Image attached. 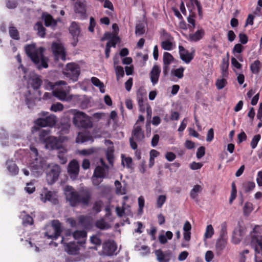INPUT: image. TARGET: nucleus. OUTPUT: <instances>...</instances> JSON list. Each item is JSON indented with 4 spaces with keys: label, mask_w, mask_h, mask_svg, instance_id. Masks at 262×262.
<instances>
[{
    "label": "nucleus",
    "mask_w": 262,
    "mask_h": 262,
    "mask_svg": "<svg viewBox=\"0 0 262 262\" xmlns=\"http://www.w3.org/2000/svg\"><path fill=\"white\" fill-rule=\"evenodd\" d=\"M68 140V138L65 136H60L57 138L54 136H49L45 141V145L46 149L49 150H58V157L61 164H65L67 161L65 154L68 150L63 145V143Z\"/></svg>",
    "instance_id": "1"
},
{
    "label": "nucleus",
    "mask_w": 262,
    "mask_h": 262,
    "mask_svg": "<svg viewBox=\"0 0 262 262\" xmlns=\"http://www.w3.org/2000/svg\"><path fill=\"white\" fill-rule=\"evenodd\" d=\"M25 49L28 56L38 69L48 67V59L43 55V48H37L35 43H32L26 46Z\"/></svg>",
    "instance_id": "2"
},
{
    "label": "nucleus",
    "mask_w": 262,
    "mask_h": 262,
    "mask_svg": "<svg viewBox=\"0 0 262 262\" xmlns=\"http://www.w3.org/2000/svg\"><path fill=\"white\" fill-rule=\"evenodd\" d=\"M63 191L66 200L71 206H76L80 203L84 205L89 204L91 199V195L89 192L80 194L72 186L69 185L65 186Z\"/></svg>",
    "instance_id": "3"
},
{
    "label": "nucleus",
    "mask_w": 262,
    "mask_h": 262,
    "mask_svg": "<svg viewBox=\"0 0 262 262\" xmlns=\"http://www.w3.org/2000/svg\"><path fill=\"white\" fill-rule=\"evenodd\" d=\"M46 86L47 89L52 90L53 95L61 101L69 102L74 97L70 94V88L67 86V83L64 81H57L55 84L48 82Z\"/></svg>",
    "instance_id": "4"
},
{
    "label": "nucleus",
    "mask_w": 262,
    "mask_h": 262,
    "mask_svg": "<svg viewBox=\"0 0 262 262\" xmlns=\"http://www.w3.org/2000/svg\"><path fill=\"white\" fill-rule=\"evenodd\" d=\"M70 112L73 115V122L76 126L85 128L92 127L91 119L85 113L75 109L71 110Z\"/></svg>",
    "instance_id": "5"
},
{
    "label": "nucleus",
    "mask_w": 262,
    "mask_h": 262,
    "mask_svg": "<svg viewBox=\"0 0 262 262\" xmlns=\"http://www.w3.org/2000/svg\"><path fill=\"white\" fill-rule=\"evenodd\" d=\"M18 70H21L24 74L23 77L27 81L28 88H31L35 90L40 87L41 83V80L38 75L36 74L33 72L28 73L26 68L21 64L19 67Z\"/></svg>",
    "instance_id": "6"
},
{
    "label": "nucleus",
    "mask_w": 262,
    "mask_h": 262,
    "mask_svg": "<svg viewBox=\"0 0 262 262\" xmlns=\"http://www.w3.org/2000/svg\"><path fill=\"white\" fill-rule=\"evenodd\" d=\"M100 162L102 166L96 167L92 178L93 184L96 186L99 185L103 179L107 178L108 174V167L105 164L102 159L100 160Z\"/></svg>",
    "instance_id": "7"
},
{
    "label": "nucleus",
    "mask_w": 262,
    "mask_h": 262,
    "mask_svg": "<svg viewBox=\"0 0 262 262\" xmlns=\"http://www.w3.org/2000/svg\"><path fill=\"white\" fill-rule=\"evenodd\" d=\"M261 227L255 226L251 233V245L256 253H262V235L260 234Z\"/></svg>",
    "instance_id": "8"
},
{
    "label": "nucleus",
    "mask_w": 262,
    "mask_h": 262,
    "mask_svg": "<svg viewBox=\"0 0 262 262\" xmlns=\"http://www.w3.org/2000/svg\"><path fill=\"white\" fill-rule=\"evenodd\" d=\"M46 229L45 236L48 239H56L60 236L61 232V224L58 221L54 220L51 225L46 226Z\"/></svg>",
    "instance_id": "9"
},
{
    "label": "nucleus",
    "mask_w": 262,
    "mask_h": 262,
    "mask_svg": "<svg viewBox=\"0 0 262 262\" xmlns=\"http://www.w3.org/2000/svg\"><path fill=\"white\" fill-rule=\"evenodd\" d=\"M144 138L143 132L141 129V125L138 122L136 123L132 132V136L129 139V143L131 147L135 150L137 148V144L135 140L137 141H142Z\"/></svg>",
    "instance_id": "10"
},
{
    "label": "nucleus",
    "mask_w": 262,
    "mask_h": 262,
    "mask_svg": "<svg viewBox=\"0 0 262 262\" xmlns=\"http://www.w3.org/2000/svg\"><path fill=\"white\" fill-rule=\"evenodd\" d=\"M63 74L73 81H76L80 74L79 67L74 63H69L66 66Z\"/></svg>",
    "instance_id": "11"
},
{
    "label": "nucleus",
    "mask_w": 262,
    "mask_h": 262,
    "mask_svg": "<svg viewBox=\"0 0 262 262\" xmlns=\"http://www.w3.org/2000/svg\"><path fill=\"white\" fill-rule=\"evenodd\" d=\"M117 245L113 240H107L102 244V250L99 252L101 255L111 256L117 254Z\"/></svg>",
    "instance_id": "12"
},
{
    "label": "nucleus",
    "mask_w": 262,
    "mask_h": 262,
    "mask_svg": "<svg viewBox=\"0 0 262 262\" xmlns=\"http://www.w3.org/2000/svg\"><path fill=\"white\" fill-rule=\"evenodd\" d=\"M40 199L43 203H46L47 201H49L54 204H56L58 203L57 193L55 192L49 191L46 188H44L41 190L40 194Z\"/></svg>",
    "instance_id": "13"
},
{
    "label": "nucleus",
    "mask_w": 262,
    "mask_h": 262,
    "mask_svg": "<svg viewBox=\"0 0 262 262\" xmlns=\"http://www.w3.org/2000/svg\"><path fill=\"white\" fill-rule=\"evenodd\" d=\"M30 159L28 160L27 164L32 169H39L40 165L38 162V150L33 146H30Z\"/></svg>",
    "instance_id": "14"
},
{
    "label": "nucleus",
    "mask_w": 262,
    "mask_h": 262,
    "mask_svg": "<svg viewBox=\"0 0 262 262\" xmlns=\"http://www.w3.org/2000/svg\"><path fill=\"white\" fill-rule=\"evenodd\" d=\"M112 34L110 32H106L103 37L101 38V40H104L108 39L109 41L107 42L105 48V56L106 58H108L110 56V48L111 47H116V43L119 41V38L118 36L114 35L112 37Z\"/></svg>",
    "instance_id": "15"
},
{
    "label": "nucleus",
    "mask_w": 262,
    "mask_h": 262,
    "mask_svg": "<svg viewBox=\"0 0 262 262\" xmlns=\"http://www.w3.org/2000/svg\"><path fill=\"white\" fill-rule=\"evenodd\" d=\"M52 50L56 60L61 59L63 61L66 60L65 49L62 43L53 42L52 45Z\"/></svg>",
    "instance_id": "16"
},
{
    "label": "nucleus",
    "mask_w": 262,
    "mask_h": 262,
    "mask_svg": "<svg viewBox=\"0 0 262 262\" xmlns=\"http://www.w3.org/2000/svg\"><path fill=\"white\" fill-rule=\"evenodd\" d=\"M56 122V118L53 115L47 116L45 118H39L36 120V125L40 127L53 126Z\"/></svg>",
    "instance_id": "17"
},
{
    "label": "nucleus",
    "mask_w": 262,
    "mask_h": 262,
    "mask_svg": "<svg viewBox=\"0 0 262 262\" xmlns=\"http://www.w3.org/2000/svg\"><path fill=\"white\" fill-rule=\"evenodd\" d=\"M245 233L244 227L238 226L233 231L231 242L234 244H238L242 241Z\"/></svg>",
    "instance_id": "18"
},
{
    "label": "nucleus",
    "mask_w": 262,
    "mask_h": 262,
    "mask_svg": "<svg viewBox=\"0 0 262 262\" xmlns=\"http://www.w3.org/2000/svg\"><path fill=\"white\" fill-rule=\"evenodd\" d=\"M79 165L76 160L71 161L68 165V172L71 179H75L78 175Z\"/></svg>",
    "instance_id": "19"
},
{
    "label": "nucleus",
    "mask_w": 262,
    "mask_h": 262,
    "mask_svg": "<svg viewBox=\"0 0 262 262\" xmlns=\"http://www.w3.org/2000/svg\"><path fill=\"white\" fill-rule=\"evenodd\" d=\"M204 35V30L202 28L199 27L195 32H192L188 35H186L185 37L190 42H197L202 39Z\"/></svg>",
    "instance_id": "20"
},
{
    "label": "nucleus",
    "mask_w": 262,
    "mask_h": 262,
    "mask_svg": "<svg viewBox=\"0 0 262 262\" xmlns=\"http://www.w3.org/2000/svg\"><path fill=\"white\" fill-rule=\"evenodd\" d=\"M179 54L181 59L186 63H189L193 58V52H189L182 46H179Z\"/></svg>",
    "instance_id": "21"
},
{
    "label": "nucleus",
    "mask_w": 262,
    "mask_h": 262,
    "mask_svg": "<svg viewBox=\"0 0 262 262\" xmlns=\"http://www.w3.org/2000/svg\"><path fill=\"white\" fill-rule=\"evenodd\" d=\"M49 170L48 172L52 173L53 174L52 176V179L51 178V176L49 174L48 176V179L50 182H55L59 177L60 172V168L59 165L57 164H52L49 166Z\"/></svg>",
    "instance_id": "22"
},
{
    "label": "nucleus",
    "mask_w": 262,
    "mask_h": 262,
    "mask_svg": "<svg viewBox=\"0 0 262 262\" xmlns=\"http://www.w3.org/2000/svg\"><path fill=\"white\" fill-rule=\"evenodd\" d=\"M49 170L48 172L52 173L53 174L52 176V179L51 178V176L49 174L48 176V179L50 182H55L59 177L60 172V168L59 165L57 164H52L49 166Z\"/></svg>",
    "instance_id": "23"
},
{
    "label": "nucleus",
    "mask_w": 262,
    "mask_h": 262,
    "mask_svg": "<svg viewBox=\"0 0 262 262\" xmlns=\"http://www.w3.org/2000/svg\"><path fill=\"white\" fill-rule=\"evenodd\" d=\"M75 11L76 13L79 14L81 18L85 17L86 9L84 0L77 1L75 4Z\"/></svg>",
    "instance_id": "24"
},
{
    "label": "nucleus",
    "mask_w": 262,
    "mask_h": 262,
    "mask_svg": "<svg viewBox=\"0 0 262 262\" xmlns=\"http://www.w3.org/2000/svg\"><path fill=\"white\" fill-rule=\"evenodd\" d=\"M163 60L164 63L163 73L164 74H166L169 70V66L173 62L174 58L171 54L168 52H164Z\"/></svg>",
    "instance_id": "25"
},
{
    "label": "nucleus",
    "mask_w": 262,
    "mask_h": 262,
    "mask_svg": "<svg viewBox=\"0 0 262 262\" xmlns=\"http://www.w3.org/2000/svg\"><path fill=\"white\" fill-rule=\"evenodd\" d=\"M160 73V68L157 65H155L150 73V80L154 85L158 83Z\"/></svg>",
    "instance_id": "26"
},
{
    "label": "nucleus",
    "mask_w": 262,
    "mask_h": 262,
    "mask_svg": "<svg viewBox=\"0 0 262 262\" xmlns=\"http://www.w3.org/2000/svg\"><path fill=\"white\" fill-rule=\"evenodd\" d=\"M76 141L78 143H83L89 141L93 142V139L89 132H83L78 134Z\"/></svg>",
    "instance_id": "27"
},
{
    "label": "nucleus",
    "mask_w": 262,
    "mask_h": 262,
    "mask_svg": "<svg viewBox=\"0 0 262 262\" xmlns=\"http://www.w3.org/2000/svg\"><path fill=\"white\" fill-rule=\"evenodd\" d=\"M65 251L69 254H77L79 250V247L75 242H70L64 245Z\"/></svg>",
    "instance_id": "28"
},
{
    "label": "nucleus",
    "mask_w": 262,
    "mask_h": 262,
    "mask_svg": "<svg viewBox=\"0 0 262 262\" xmlns=\"http://www.w3.org/2000/svg\"><path fill=\"white\" fill-rule=\"evenodd\" d=\"M155 253L159 262H168L170 260V253H163L160 249L156 250Z\"/></svg>",
    "instance_id": "29"
},
{
    "label": "nucleus",
    "mask_w": 262,
    "mask_h": 262,
    "mask_svg": "<svg viewBox=\"0 0 262 262\" xmlns=\"http://www.w3.org/2000/svg\"><path fill=\"white\" fill-rule=\"evenodd\" d=\"M6 167L9 174L12 176L16 175L18 173L19 169L14 161L8 160L6 163Z\"/></svg>",
    "instance_id": "30"
},
{
    "label": "nucleus",
    "mask_w": 262,
    "mask_h": 262,
    "mask_svg": "<svg viewBox=\"0 0 262 262\" xmlns=\"http://www.w3.org/2000/svg\"><path fill=\"white\" fill-rule=\"evenodd\" d=\"M191 225L189 222L186 221L184 224L183 230V238L185 241L189 242L191 238Z\"/></svg>",
    "instance_id": "31"
},
{
    "label": "nucleus",
    "mask_w": 262,
    "mask_h": 262,
    "mask_svg": "<svg viewBox=\"0 0 262 262\" xmlns=\"http://www.w3.org/2000/svg\"><path fill=\"white\" fill-rule=\"evenodd\" d=\"M203 190V186L200 185H195L190 192V198L198 201V196L200 193L202 192Z\"/></svg>",
    "instance_id": "32"
},
{
    "label": "nucleus",
    "mask_w": 262,
    "mask_h": 262,
    "mask_svg": "<svg viewBox=\"0 0 262 262\" xmlns=\"http://www.w3.org/2000/svg\"><path fill=\"white\" fill-rule=\"evenodd\" d=\"M186 3V5L188 9H189L190 13L192 12L193 9H195L196 8L199 12V15H201V6L200 3L198 2L197 0H185Z\"/></svg>",
    "instance_id": "33"
},
{
    "label": "nucleus",
    "mask_w": 262,
    "mask_h": 262,
    "mask_svg": "<svg viewBox=\"0 0 262 262\" xmlns=\"http://www.w3.org/2000/svg\"><path fill=\"white\" fill-rule=\"evenodd\" d=\"M86 236V232H85V231H84L83 230H77L73 233V236L74 239L78 240V241H78L77 242L78 243L82 244L83 242H84V241L85 240Z\"/></svg>",
    "instance_id": "34"
},
{
    "label": "nucleus",
    "mask_w": 262,
    "mask_h": 262,
    "mask_svg": "<svg viewBox=\"0 0 262 262\" xmlns=\"http://www.w3.org/2000/svg\"><path fill=\"white\" fill-rule=\"evenodd\" d=\"M116 211L117 215L120 217L123 216L124 215H128L130 213L129 206L126 205L124 202L123 203L122 208L117 207L116 208Z\"/></svg>",
    "instance_id": "35"
},
{
    "label": "nucleus",
    "mask_w": 262,
    "mask_h": 262,
    "mask_svg": "<svg viewBox=\"0 0 262 262\" xmlns=\"http://www.w3.org/2000/svg\"><path fill=\"white\" fill-rule=\"evenodd\" d=\"M184 70L185 68L182 67L177 69H172L170 72V75L172 78L182 79L184 76Z\"/></svg>",
    "instance_id": "36"
},
{
    "label": "nucleus",
    "mask_w": 262,
    "mask_h": 262,
    "mask_svg": "<svg viewBox=\"0 0 262 262\" xmlns=\"http://www.w3.org/2000/svg\"><path fill=\"white\" fill-rule=\"evenodd\" d=\"M161 47L163 49L167 51L172 50L175 47V43L173 39L163 40L161 43Z\"/></svg>",
    "instance_id": "37"
},
{
    "label": "nucleus",
    "mask_w": 262,
    "mask_h": 262,
    "mask_svg": "<svg viewBox=\"0 0 262 262\" xmlns=\"http://www.w3.org/2000/svg\"><path fill=\"white\" fill-rule=\"evenodd\" d=\"M214 234V230L211 225H208L206 226L205 232L203 236V241L206 242L207 239L211 238Z\"/></svg>",
    "instance_id": "38"
},
{
    "label": "nucleus",
    "mask_w": 262,
    "mask_h": 262,
    "mask_svg": "<svg viewBox=\"0 0 262 262\" xmlns=\"http://www.w3.org/2000/svg\"><path fill=\"white\" fill-rule=\"evenodd\" d=\"M228 77H219L216 82L215 85L217 90H220L223 89L227 84V79Z\"/></svg>",
    "instance_id": "39"
},
{
    "label": "nucleus",
    "mask_w": 262,
    "mask_h": 262,
    "mask_svg": "<svg viewBox=\"0 0 262 262\" xmlns=\"http://www.w3.org/2000/svg\"><path fill=\"white\" fill-rule=\"evenodd\" d=\"M228 59L223 58L221 64L222 76L223 77H228Z\"/></svg>",
    "instance_id": "40"
},
{
    "label": "nucleus",
    "mask_w": 262,
    "mask_h": 262,
    "mask_svg": "<svg viewBox=\"0 0 262 262\" xmlns=\"http://www.w3.org/2000/svg\"><path fill=\"white\" fill-rule=\"evenodd\" d=\"M69 31L73 37H77L80 33L78 25L75 22H72L69 27Z\"/></svg>",
    "instance_id": "41"
},
{
    "label": "nucleus",
    "mask_w": 262,
    "mask_h": 262,
    "mask_svg": "<svg viewBox=\"0 0 262 262\" xmlns=\"http://www.w3.org/2000/svg\"><path fill=\"white\" fill-rule=\"evenodd\" d=\"M24 96L25 97L26 103L28 105V107H32L34 104V96L33 94L31 92V91L28 90L27 91V94H25Z\"/></svg>",
    "instance_id": "42"
},
{
    "label": "nucleus",
    "mask_w": 262,
    "mask_h": 262,
    "mask_svg": "<svg viewBox=\"0 0 262 262\" xmlns=\"http://www.w3.org/2000/svg\"><path fill=\"white\" fill-rule=\"evenodd\" d=\"M42 17L46 26L54 27L56 26V21L50 14L44 13L42 15Z\"/></svg>",
    "instance_id": "43"
},
{
    "label": "nucleus",
    "mask_w": 262,
    "mask_h": 262,
    "mask_svg": "<svg viewBox=\"0 0 262 262\" xmlns=\"http://www.w3.org/2000/svg\"><path fill=\"white\" fill-rule=\"evenodd\" d=\"M20 217L23 220V224L25 226L30 225L33 224V219L29 215L27 214L25 211L21 213Z\"/></svg>",
    "instance_id": "44"
},
{
    "label": "nucleus",
    "mask_w": 262,
    "mask_h": 262,
    "mask_svg": "<svg viewBox=\"0 0 262 262\" xmlns=\"http://www.w3.org/2000/svg\"><path fill=\"white\" fill-rule=\"evenodd\" d=\"M135 250L140 252L142 256H145L150 253V248L145 245H136L135 247Z\"/></svg>",
    "instance_id": "45"
},
{
    "label": "nucleus",
    "mask_w": 262,
    "mask_h": 262,
    "mask_svg": "<svg viewBox=\"0 0 262 262\" xmlns=\"http://www.w3.org/2000/svg\"><path fill=\"white\" fill-rule=\"evenodd\" d=\"M226 241L225 238H219L215 244V249L217 253L221 252L226 247Z\"/></svg>",
    "instance_id": "46"
},
{
    "label": "nucleus",
    "mask_w": 262,
    "mask_h": 262,
    "mask_svg": "<svg viewBox=\"0 0 262 262\" xmlns=\"http://www.w3.org/2000/svg\"><path fill=\"white\" fill-rule=\"evenodd\" d=\"M173 234L171 231L166 232L165 235L160 234L159 236V240L161 244H164L167 243V239H171L172 238Z\"/></svg>",
    "instance_id": "47"
},
{
    "label": "nucleus",
    "mask_w": 262,
    "mask_h": 262,
    "mask_svg": "<svg viewBox=\"0 0 262 262\" xmlns=\"http://www.w3.org/2000/svg\"><path fill=\"white\" fill-rule=\"evenodd\" d=\"M91 81L93 85L99 88V90L101 93H104L105 92L104 84L100 81L98 78L96 77H92L91 78Z\"/></svg>",
    "instance_id": "48"
},
{
    "label": "nucleus",
    "mask_w": 262,
    "mask_h": 262,
    "mask_svg": "<svg viewBox=\"0 0 262 262\" xmlns=\"http://www.w3.org/2000/svg\"><path fill=\"white\" fill-rule=\"evenodd\" d=\"M191 14L187 17V21L189 31L193 32L195 27V21L194 19V15L193 13L191 12Z\"/></svg>",
    "instance_id": "49"
},
{
    "label": "nucleus",
    "mask_w": 262,
    "mask_h": 262,
    "mask_svg": "<svg viewBox=\"0 0 262 262\" xmlns=\"http://www.w3.org/2000/svg\"><path fill=\"white\" fill-rule=\"evenodd\" d=\"M115 191L118 194L122 195L126 193V188L122 187L121 183L117 180L115 182Z\"/></svg>",
    "instance_id": "50"
},
{
    "label": "nucleus",
    "mask_w": 262,
    "mask_h": 262,
    "mask_svg": "<svg viewBox=\"0 0 262 262\" xmlns=\"http://www.w3.org/2000/svg\"><path fill=\"white\" fill-rule=\"evenodd\" d=\"M35 29L37 31V34L41 37H44L45 35V28L40 23H37L35 26Z\"/></svg>",
    "instance_id": "51"
},
{
    "label": "nucleus",
    "mask_w": 262,
    "mask_h": 262,
    "mask_svg": "<svg viewBox=\"0 0 262 262\" xmlns=\"http://www.w3.org/2000/svg\"><path fill=\"white\" fill-rule=\"evenodd\" d=\"M50 134V130L49 129H41L39 132V139L41 142H43L45 144V141L46 139L49 137Z\"/></svg>",
    "instance_id": "52"
},
{
    "label": "nucleus",
    "mask_w": 262,
    "mask_h": 262,
    "mask_svg": "<svg viewBox=\"0 0 262 262\" xmlns=\"http://www.w3.org/2000/svg\"><path fill=\"white\" fill-rule=\"evenodd\" d=\"M96 226L101 230L107 229L110 227L109 224L105 222L103 219L98 220L96 222Z\"/></svg>",
    "instance_id": "53"
},
{
    "label": "nucleus",
    "mask_w": 262,
    "mask_h": 262,
    "mask_svg": "<svg viewBox=\"0 0 262 262\" xmlns=\"http://www.w3.org/2000/svg\"><path fill=\"white\" fill-rule=\"evenodd\" d=\"M260 67V62L259 60H255L250 66V69L253 74H257L259 73Z\"/></svg>",
    "instance_id": "54"
},
{
    "label": "nucleus",
    "mask_w": 262,
    "mask_h": 262,
    "mask_svg": "<svg viewBox=\"0 0 262 262\" xmlns=\"http://www.w3.org/2000/svg\"><path fill=\"white\" fill-rule=\"evenodd\" d=\"M70 124L69 122L62 123L59 126L61 134H66L69 132Z\"/></svg>",
    "instance_id": "55"
},
{
    "label": "nucleus",
    "mask_w": 262,
    "mask_h": 262,
    "mask_svg": "<svg viewBox=\"0 0 262 262\" xmlns=\"http://www.w3.org/2000/svg\"><path fill=\"white\" fill-rule=\"evenodd\" d=\"M166 201V195H160L158 196L156 201L157 207L161 208Z\"/></svg>",
    "instance_id": "56"
},
{
    "label": "nucleus",
    "mask_w": 262,
    "mask_h": 262,
    "mask_svg": "<svg viewBox=\"0 0 262 262\" xmlns=\"http://www.w3.org/2000/svg\"><path fill=\"white\" fill-rule=\"evenodd\" d=\"M138 105L140 111L142 113L145 112V110L147 108L146 105H149V104L147 102H145L142 98H138Z\"/></svg>",
    "instance_id": "57"
},
{
    "label": "nucleus",
    "mask_w": 262,
    "mask_h": 262,
    "mask_svg": "<svg viewBox=\"0 0 262 262\" xmlns=\"http://www.w3.org/2000/svg\"><path fill=\"white\" fill-rule=\"evenodd\" d=\"M9 34L10 36L14 39H18L19 34L17 29L14 27H10L9 28Z\"/></svg>",
    "instance_id": "58"
},
{
    "label": "nucleus",
    "mask_w": 262,
    "mask_h": 262,
    "mask_svg": "<svg viewBox=\"0 0 262 262\" xmlns=\"http://www.w3.org/2000/svg\"><path fill=\"white\" fill-rule=\"evenodd\" d=\"M243 209L244 214L246 215H249L253 209L252 204L250 202L246 203Z\"/></svg>",
    "instance_id": "59"
},
{
    "label": "nucleus",
    "mask_w": 262,
    "mask_h": 262,
    "mask_svg": "<svg viewBox=\"0 0 262 262\" xmlns=\"http://www.w3.org/2000/svg\"><path fill=\"white\" fill-rule=\"evenodd\" d=\"M113 152H114V149H113V147H108L106 152V156L107 159L110 164L113 163Z\"/></svg>",
    "instance_id": "60"
},
{
    "label": "nucleus",
    "mask_w": 262,
    "mask_h": 262,
    "mask_svg": "<svg viewBox=\"0 0 262 262\" xmlns=\"http://www.w3.org/2000/svg\"><path fill=\"white\" fill-rule=\"evenodd\" d=\"M160 39L163 40H166L173 39V37L165 30H162L160 31Z\"/></svg>",
    "instance_id": "61"
},
{
    "label": "nucleus",
    "mask_w": 262,
    "mask_h": 262,
    "mask_svg": "<svg viewBox=\"0 0 262 262\" xmlns=\"http://www.w3.org/2000/svg\"><path fill=\"white\" fill-rule=\"evenodd\" d=\"M63 109V105L59 102L56 103L51 105L50 110L54 112H59L62 111Z\"/></svg>",
    "instance_id": "62"
},
{
    "label": "nucleus",
    "mask_w": 262,
    "mask_h": 262,
    "mask_svg": "<svg viewBox=\"0 0 262 262\" xmlns=\"http://www.w3.org/2000/svg\"><path fill=\"white\" fill-rule=\"evenodd\" d=\"M145 32L144 26L142 24H139L136 25L135 33L136 35L139 36L144 34Z\"/></svg>",
    "instance_id": "63"
},
{
    "label": "nucleus",
    "mask_w": 262,
    "mask_h": 262,
    "mask_svg": "<svg viewBox=\"0 0 262 262\" xmlns=\"http://www.w3.org/2000/svg\"><path fill=\"white\" fill-rule=\"evenodd\" d=\"M25 191L29 193H32L35 190L34 184L32 182L27 183L26 186L25 187Z\"/></svg>",
    "instance_id": "64"
}]
</instances>
